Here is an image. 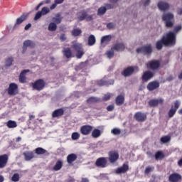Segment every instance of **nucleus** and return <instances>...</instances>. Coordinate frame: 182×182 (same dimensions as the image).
Masks as SVG:
<instances>
[{"instance_id": "obj_1", "label": "nucleus", "mask_w": 182, "mask_h": 182, "mask_svg": "<svg viewBox=\"0 0 182 182\" xmlns=\"http://www.w3.org/2000/svg\"><path fill=\"white\" fill-rule=\"evenodd\" d=\"M176 34L171 31L168 33L166 36H163L164 46H171L176 45Z\"/></svg>"}, {"instance_id": "obj_2", "label": "nucleus", "mask_w": 182, "mask_h": 182, "mask_svg": "<svg viewBox=\"0 0 182 182\" xmlns=\"http://www.w3.org/2000/svg\"><path fill=\"white\" fill-rule=\"evenodd\" d=\"M162 20L165 22L166 28H173L174 26V15L173 14H164L162 15Z\"/></svg>"}, {"instance_id": "obj_3", "label": "nucleus", "mask_w": 182, "mask_h": 182, "mask_svg": "<svg viewBox=\"0 0 182 182\" xmlns=\"http://www.w3.org/2000/svg\"><path fill=\"white\" fill-rule=\"evenodd\" d=\"M72 49L76 51L75 56L77 59H82V56L85 55V52L83 51V48L82 47V44L76 42H73V45L71 46Z\"/></svg>"}, {"instance_id": "obj_4", "label": "nucleus", "mask_w": 182, "mask_h": 182, "mask_svg": "<svg viewBox=\"0 0 182 182\" xmlns=\"http://www.w3.org/2000/svg\"><path fill=\"white\" fill-rule=\"evenodd\" d=\"M45 80L42 79H38L34 82L31 83L33 90H38V92H41V90H43V89L45 88Z\"/></svg>"}, {"instance_id": "obj_5", "label": "nucleus", "mask_w": 182, "mask_h": 182, "mask_svg": "<svg viewBox=\"0 0 182 182\" xmlns=\"http://www.w3.org/2000/svg\"><path fill=\"white\" fill-rule=\"evenodd\" d=\"M136 52L137 53H144V55H150L151 53H153V47L151 46V44H147L137 48Z\"/></svg>"}, {"instance_id": "obj_6", "label": "nucleus", "mask_w": 182, "mask_h": 182, "mask_svg": "<svg viewBox=\"0 0 182 182\" xmlns=\"http://www.w3.org/2000/svg\"><path fill=\"white\" fill-rule=\"evenodd\" d=\"M181 105V102H180V100H176L173 102V105L171 106V109H169L168 112V116L169 117V119H171V117H173L174 116V114H176L177 110H178V107H180Z\"/></svg>"}, {"instance_id": "obj_7", "label": "nucleus", "mask_w": 182, "mask_h": 182, "mask_svg": "<svg viewBox=\"0 0 182 182\" xmlns=\"http://www.w3.org/2000/svg\"><path fill=\"white\" fill-rule=\"evenodd\" d=\"M81 15L78 16L79 21H85L86 19L87 22H90V21H93V17L95 14L89 15L87 14V11L86 10H82L80 13Z\"/></svg>"}, {"instance_id": "obj_8", "label": "nucleus", "mask_w": 182, "mask_h": 182, "mask_svg": "<svg viewBox=\"0 0 182 182\" xmlns=\"http://www.w3.org/2000/svg\"><path fill=\"white\" fill-rule=\"evenodd\" d=\"M119 152L117 151H110L108 153V160L112 164L116 163L119 160Z\"/></svg>"}, {"instance_id": "obj_9", "label": "nucleus", "mask_w": 182, "mask_h": 182, "mask_svg": "<svg viewBox=\"0 0 182 182\" xmlns=\"http://www.w3.org/2000/svg\"><path fill=\"white\" fill-rule=\"evenodd\" d=\"M160 61L159 60H152L146 63V68L151 70H157L160 68Z\"/></svg>"}, {"instance_id": "obj_10", "label": "nucleus", "mask_w": 182, "mask_h": 182, "mask_svg": "<svg viewBox=\"0 0 182 182\" xmlns=\"http://www.w3.org/2000/svg\"><path fill=\"white\" fill-rule=\"evenodd\" d=\"M96 167H100L101 168H105L107 167V158L106 157H100L97 159L95 161Z\"/></svg>"}, {"instance_id": "obj_11", "label": "nucleus", "mask_w": 182, "mask_h": 182, "mask_svg": "<svg viewBox=\"0 0 182 182\" xmlns=\"http://www.w3.org/2000/svg\"><path fill=\"white\" fill-rule=\"evenodd\" d=\"M93 130V127L91 125H83L80 127V132L82 136H89Z\"/></svg>"}, {"instance_id": "obj_12", "label": "nucleus", "mask_w": 182, "mask_h": 182, "mask_svg": "<svg viewBox=\"0 0 182 182\" xmlns=\"http://www.w3.org/2000/svg\"><path fill=\"white\" fill-rule=\"evenodd\" d=\"M7 92L10 96H15L18 94V85L15 84V82H11L9 86Z\"/></svg>"}, {"instance_id": "obj_13", "label": "nucleus", "mask_w": 182, "mask_h": 182, "mask_svg": "<svg viewBox=\"0 0 182 182\" xmlns=\"http://www.w3.org/2000/svg\"><path fill=\"white\" fill-rule=\"evenodd\" d=\"M160 87V82L158 81H151L148 83L146 88L149 92H153V90H156V89H159Z\"/></svg>"}, {"instance_id": "obj_14", "label": "nucleus", "mask_w": 182, "mask_h": 182, "mask_svg": "<svg viewBox=\"0 0 182 182\" xmlns=\"http://www.w3.org/2000/svg\"><path fill=\"white\" fill-rule=\"evenodd\" d=\"M36 44L33 41H31V40H27L25 41L23 43V53H25V52H26V50L28 49V48H35Z\"/></svg>"}, {"instance_id": "obj_15", "label": "nucleus", "mask_w": 182, "mask_h": 182, "mask_svg": "<svg viewBox=\"0 0 182 182\" xmlns=\"http://www.w3.org/2000/svg\"><path fill=\"white\" fill-rule=\"evenodd\" d=\"M164 102V100L163 98L159 99H153L149 101V105L150 107H157L159 105H163V102Z\"/></svg>"}, {"instance_id": "obj_16", "label": "nucleus", "mask_w": 182, "mask_h": 182, "mask_svg": "<svg viewBox=\"0 0 182 182\" xmlns=\"http://www.w3.org/2000/svg\"><path fill=\"white\" fill-rule=\"evenodd\" d=\"M133 73H134V67L133 66L127 67L122 72V75L124 76V77H129V76H132Z\"/></svg>"}, {"instance_id": "obj_17", "label": "nucleus", "mask_w": 182, "mask_h": 182, "mask_svg": "<svg viewBox=\"0 0 182 182\" xmlns=\"http://www.w3.org/2000/svg\"><path fill=\"white\" fill-rule=\"evenodd\" d=\"M181 180H182L181 175L177 173H173L171 174L168 177V181L170 182H181Z\"/></svg>"}, {"instance_id": "obj_18", "label": "nucleus", "mask_w": 182, "mask_h": 182, "mask_svg": "<svg viewBox=\"0 0 182 182\" xmlns=\"http://www.w3.org/2000/svg\"><path fill=\"white\" fill-rule=\"evenodd\" d=\"M154 76V73H153L150 70L145 71L142 76H141V80L143 82H149L150 79H151Z\"/></svg>"}, {"instance_id": "obj_19", "label": "nucleus", "mask_w": 182, "mask_h": 182, "mask_svg": "<svg viewBox=\"0 0 182 182\" xmlns=\"http://www.w3.org/2000/svg\"><path fill=\"white\" fill-rule=\"evenodd\" d=\"M28 16H29V14H22L19 18L16 19V23L14 26V29H16L18 28V26L21 25L22 22L26 21L28 18Z\"/></svg>"}, {"instance_id": "obj_20", "label": "nucleus", "mask_w": 182, "mask_h": 182, "mask_svg": "<svg viewBox=\"0 0 182 182\" xmlns=\"http://www.w3.org/2000/svg\"><path fill=\"white\" fill-rule=\"evenodd\" d=\"M9 159L8 154H6L0 156V168H4L6 166Z\"/></svg>"}, {"instance_id": "obj_21", "label": "nucleus", "mask_w": 182, "mask_h": 182, "mask_svg": "<svg viewBox=\"0 0 182 182\" xmlns=\"http://www.w3.org/2000/svg\"><path fill=\"white\" fill-rule=\"evenodd\" d=\"M136 122H144L147 119V115L141 112H138L134 114Z\"/></svg>"}, {"instance_id": "obj_22", "label": "nucleus", "mask_w": 182, "mask_h": 182, "mask_svg": "<svg viewBox=\"0 0 182 182\" xmlns=\"http://www.w3.org/2000/svg\"><path fill=\"white\" fill-rule=\"evenodd\" d=\"M31 70H23L21 71L18 76V80L20 83H26V74L29 73Z\"/></svg>"}, {"instance_id": "obj_23", "label": "nucleus", "mask_w": 182, "mask_h": 182, "mask_svg": "<svg viewBox=\"0 0 182 182\" xmlns=\"http://www.w3.org/2000/svg\"><path fill=\"white\" fill-rule=\"evenodd\" d=\"M65 114V109L63 108H59L57 109H55L52 113V117L58 118V117H62Z\"/></svg>"}, {"instance_id": "obj_24", "label": "nucleus", "mask_w": 182, "mask_h": 182, "mask_svg": "<svg viewBox=\"0 0 182 182\" xmlns=\"http://www.w3.org/2000/svg\"><path fill=\"white\" fill-rule=\"evenodd\" d=\"M126 47L123 43H116L112 48L111 50H117V52H123Z\"/></svg>"}, {"instance_id": "obj_25", "label": "nucleus", "mask_w": 182, "mask_h": 182, "mask_svg": "<svg viewBox=\"0 0 182 182\" xmlns=\"http://www.w3.org/2000/svg\"><path fill=\"white\" fill-rule=\"evenodd\" d=\"M129 171V164H124L122 166L117 168L116 173L117 174H124V173H127Z\"/></svg>"}, {"instance_id": "obj_26", "label": "nucleus", "mask_w": 182, "mask_h": 182, "mask_svg": "<svg viewBox=\"0 0 182 182\" xmlns=\"http://www.w3.org/2000/svg\"><path fill=\"white\" fill-rule=\"evenodd\" d=\"M63 55L65 56L67 59H70V58H75V55L72 53L70 48H65L63 50Z\"/></svg>"}, {"instance_id": "obj_27", "label": "nucleus", "mask_w": 182, "mask_h": 182, "mask_svg": "<svg viewBox=\"0 0 182 182\" xmlns=\"http://www.w3.org/2000/svg\"><path fill=\"white\" fill-rule=\"evenodd\" d=\"M158 8L160 9V11H167V9L170 8V4H168L167 2L159 1L158 3Z\"/></svg>"}, {"instance_id": "obj_28", "label": "nucleus", "mask_w": 182, "mask_h": 182, "mask_svg": "<svg viewBox=\"0 0 182 182\" xmlns=\"http://www.w3.org/2000/svg\"><path fill=\"white\" fill-rule=\"evenodd\" d=\"M23 156H24L26 161H29L35 157V154L32 151H26L23 152Z\"/></svg>"}, {"instance_id": "obj_29", "label": "nucleus", "mask_w": 182, "mask_h": 182, "mask_svg": "<svg viewBox=\"0 0 182 182\" xmlns=\"http://www.w3.org/2000/svg\"><path fill=\"white\" fill-rule=\"evenodd\" d=\"M46 14V7H43L41 11H38L36 14V16L34 17V21H38V19H41L43 15Z\"/></svg>"}, {"instance_id": "obj_30", "label": "nucleus", "mask_w": 182, "mask_h": 182, "mask_svg": "<svg viewBox=\"0 0 182 182\" xmlns=\"http://www.w3.org/2000/svg\"><path fill=\"white\" fill-rule=\"evenodd\" d=\"M114 83V80H111L106 81L105 80H100L97 82L98 86H109V85H113Z\"/></svg>"}, {"instance_id": "obj_31", "label": "nucleus", "mask_w": 182, "mask_h": 182, "mask_svg": "<svg viewBox=\"0 0 182 182\" xmlns=\"http://www.w3.org/2000/svg\"><path fill=\"white\" fill-rule=\"evenodd\" d=\"M77 160V155L76 154H70L67 156V162L68 164H72L73 161H76Z\"/></svg>"}, {"instance_id": "obj_32", "label": "nucleus", "mask_w": 182, "mask_h": 182, "mask_svg": "<svg viewBox=\"0 0 182 182\" xmlns=\"http://www.w3.org/2000/svg\"><path fill=\"white\" fill-rule=\"evenodd\" d=\"M117 106H122L124 103V95H118L115 99Z\"/></svg>"}, {"instance_id": "obj_33", "label": "nucleus", "mask_w": 182, "mask_h": 182, "mask_svg": "<svg viewBox=\"0 0 182 182\" xmlns=\"http://www.w3.org/2000/svg\"><path fill=\"white\" fill-rule=\"evenodd\" d=\"M91 136L93 137V139H97L102 136V131H100L99 129H94L92 132Z\"/></svg>"}, {"instance_id": "obj_34", "label": "nucleus", "mask_w": 182, "mask_h": 182, "mask_svg": "<svg viewBox=\"0 0 182 182\" xmlns=\"http://www.w3.org/2000/svg\"><path fill=\"white\" fill-rule=\"evenodd\" d=\"M62 167H63V162L60 160H58L56 161L55 165L53 168V170H54V171H59Z\"/></svg>"}, {"instance_id": "obj_35", "label": "nucleus", "mask_w": 182, "mask_h": 182, "mask_svg": "<svg viewBox=\"0 0 182 182\" xmlns=\"http://www.w3.org/2000/svg\"><path fill=\"white\" fill-rule=\"evenodd\" d=\"M63 19V17L60 16V14L58 13L55 15V17L53 18V21L54 22V23L56 25H59V23H60L62 22V20Z\"/></svg>"}, {"instance_id": "obj_36", "label": "nucleus", "mask_w": 182, "mask_h": 182, "mask_svg": "<svg viewBox=\"0 0 182 182\" xmlns=\"http://www.w3.org/2000/svg\"><path fill=\"white\" fill-rule=\"evenodd\" d=\"M6 124L9 129H15V127H18V124H16V122L13 120H9L6 123Z\"/></svg>"}, {"instance_id": "obj_37", "label": "nucleus", "mask_w": 182, "mask_h": 182, "mask_svg": "<svg viewBox=\"0 0 182 182\" xmlns=\"http://www.w3.org/2000/svg\"><path fill=\"white\" fill-rule=\"evenodd\" d=\"M155 160H163V159H164V153H163V151H158L156 154H155Z\"/></svg>"}, {"instance_id": "obj_38", "label": "nucleus", "mask_w": 182, "mask_h": 182, "mask_svg": "<svg viewBox=\"0 0 182 182\" xmlns=\"http://www.w3.org/2000/svg\"><path fill=\"white\" fill-rule=\"evenodd\" d=\"M100 99L95 97H91L90 98H88L87 100V103H88V105H92L93 103H97V102H100Z\"/></svg>"}, {"instance_id": "obj_39", "label": "nucleus", "mask_w": 182, "mask_h": 182, "mask_svg": "<svg viewBox=\"0 0 182 182\" xmlns=\"http://www.w3.org/2000/svg\"><path fill=\"white\" fill-rule=\"evenodd\" d=\"M96 43V38L93 35H90L88 37V45L89 46H93Z\"/></svg>"}, {"instance_id": "obj_40", "label": "nucleus", "mask_w": 182, "mask_h": 182, "mask_svg": "<svg viewBox=\"0 0 182 182\" xmlns=\"http://www.w3.org/2000/svg\"><path fill=\"white\" fill-rule=\"evenodd\" d=\"M106 11H107V9H106V7H105V6H102V7L99 8L97 10L98 16H102L105 15V14H106Z\"/></svg>"}, {"instance_id": "obj_41", "label": "nucleus", "mask_w": 182, "mask_h": 182, "mask_svg": "<svg viewBox=\"0 0 182 182\" xmlns=\"http://www.w3.org/2000/svg\"><path fill=\"white\" fill-rule=\"evenodd\" d=\"M163 45H164V41H163V38L158 41L156 43V48L158 50H161L163 49Z\"/></svg>"}, {"instance_id": "obj_42", "label": "nucleus", "mask_w": 182, "mask_h": 182, "mask_svg": "<svg viewBox=\"0 0 182 182\" xmlns=\"http://www.w3.org/2000/svg\"><path fill=\"white\" fill-rule=\"evenodd\" d=\"M35 153L36 154H38V156H39L41 154H45L46 153V150L43 148L38 147L35 149Z\"/></svg>"}, {"instance_id": "obj_43", "label": "nucleus", "mask_w": 182, "mask_h": 182, "mask_svg": "<svg viewBox=\"0 0 182 182\" xmlns=\"http://www.w3.org/2000/svg\"><path fill=\"white\" fill-rule=\"evenodd\" d=\"M87 68V63H80V65L77 67V70H85Z\"/></svg>"}, {"instance_id": "obj_44", "label": "nucleus", "mask_w": 182, "mask_h": 182, "mask_svg": "<svg viewBox=\"0 0 182 182\" xmlns=\"http://www.w3.org/2000/svg\"><path fill=\"white\" fill-rule=\"evenodd\" d=\"M110 41H112V36L110 35L105 36L102 37L101 43H105V42H110Z\"/></svg>"}, {"instance_id": "obj_45", "label": "nucleus", "mask_w": 182, "mask_h": 182, "mask_svg": "<svg viewBox=\"0 0 182 182\" xmlns=\"http://www.w3.org/2000/svg\"><path fill=\"white\" fill-rule=\"evenodd\" d=\"M58 5H60L59 3H57L55 0H54V4H53L50 6V9L49 8H46V14H49V12L51 11H53V9H55V8H56V6H58Z\"/></svg>"}, {"instance_id": "obj_46", "label": "nucleus", "mask_w": 182, "mask_h": 182, "mask_svg": "<svg viewBox=\"0 0 182 182\" xmlns=\"http://www.w3.org/2000/svg\"><path fill=\"white\" fill-rule=\"evenodd\" d=\"M58 29V26L55 23H50L48 26V31H50L51 32H55Z\"/></svg>"}, {"instance_id": "obj_47", "label": "nucleus", "mask_w": 182, "mask_h": 182, "mask_svg": "<svg viewBox=\"0 0 182 182\" xmlns=\"http://www.w3.org/2000/svg\"><path fill=\"white\" fill-rule=\"evenodd\" d=\"M81 33H82V30H80V28H74L72 31L73 36H79V35H80Z\"/></svg>"}, {"instance_id": "obj_48", "label": "nucleus", "mask_w": 182, "mask_h": 182, "mask_svg": "<svg viewBox=\"0 0 182 182\" xmlns=\"http://www.w3.org/2000/svg\"><path fill=\"white\" fill-rule=\"evenodd\" d=\"M170 140H171V137L170 136H164L161 138V141L164 144L168 143Z\"/></svg>"}, {"instance_id": "obj_49", "label": "nucleus", "mask_w": 182, "mask_h": 182, "mask_svg": "<svg viewBox=\"0 0 182 182\" xmlns=\"http://www.w3.org/2000/svg\"><path fill=\"white\" fill-rule=\"evenodd\" d=\"M72 140H79L80 139V134L79 132H73L71 135Z\"/></svg>"}, {"instance_id": "obj_50", "label": "nucleus", "mask_w": 182, "mask_h": 182, "mask_svg": "<svg viewBox=\"0 0 182 182\" xmlns=\"http://www.w3.org/2000/svg\"><path fill=\"white\" fill-rule=\"evenodd\" d=\"M111 133L114 136H117L120 134V133H122V131L120 130V129L114 128L113 129L111 130Z\"/></svg>"}, {"instance_id": "obj_51", "label": "nucleus", "mask_w": 182, "mask_h": 182, "mask_svg": "<svg viewBox=\"0 0 182 182\" xmlns=\"http://www.w3.org/2000/svg\"><path fill=\"white\" fill-rule=\"evenodd\" d=\"M112 98V94L110 93H107L105 94L103 97H102V100L104 102H107V100H110V99Z\"/></svg>"}, {"instance_id": "obj_52", "label": "nucleus", "mask_w": 182, "mask_h": 182, "mask_svg": "<svg viewBox=\"0 0 182 182\" xmlns=\"http://www.w3.org/2000/svg\"><path fill=\"white\" fill-rule=\"evenodd\" d=\"M14 62V58H9L6 60V66L9 67L12 66V63Z\"/></svg>"}, {"instance_id": "obj_53", "label": "nucleus", "mask_w": 182, "mask_h": 182, "mask_svg": "<svg viewBox=\"0 0 182 182\" xmlns=\"http://www.w3.org/2000/svg\"><path fill=\"white\" fill-rule=\"evenodd\" d=\"M11 181H13L14 182L19 181V173H14L11 177Z\"/></svg>"}, {"instance_id": "obj_54", "label": "nucleus", "mask_w": 182, "mask_h": 182, "mask_svg": "<svg viewBox=\"0 0 182 182\" xmlns=\"http://www.w3.org/2000/svg\"><path fill=\"white\" fill-rule=\"evenodd\" d=\"M153 170H154V166H147L145 168L144 173H145V174H149V173H151V171H153Z\"/></svg>"}, {"instance_id": "obj_55", "label": "nucleus", "mask_w": 182, "mask_h": 182, "mask_svg": "<svg viewBox=\"0 0 182 182\" xmlns=\"http://www.w3.org/2000/svg\"><path fill=\"white\" fill-rule=\"evenodd\" d=\"M181 29H182L181 25L177 26L173 28V32H172V33L176 35V33H178V32H180V31H181Z\"/></svg>"}, {"instance_id": "obj_56", "label": "nucleus", "mask_w": 182, "mask_h": 182, "mask_svg": "<svg viewBox=\"0 0 182 182\" xmlns=\"http://www.w3.org/2000/svg\"><path fill=\"white\" fill-rule=\"evenodd\" d=\"M113 50H111L107 53V58H109V59H112V58L114 56V51Z\"/></svg>"}, {"instance_id": "obj_57", "label": "nucleus", "mask_w": 182, "mask_h": 182, "mask_svg": "<svg viewBox=\"0 0 182 182\" xmlns=\"http://www.w3.org/2000/svg\"><path fill=\"white\" fill-rule=\"evenodd\" d=\"M107 112H113L114 110V105H110L107 107Z\"/></svg>"}, {"instance_id": "obj_58", "label": "nucleus", "mask_w": 182, "mask_h": 182, "mask_svg": "<svg viewBox=\"0 0 182 182\" xmlns=\"http://www.w3.org/2000/svg\"><path fill=\"white\" fill-rule=\"evenodd\" d=\"M141 2L144 6H149L150 5V0H142Z\"/></svg>"}, {"instance_id": "obj_59", "label": "nucleus", "mask_w": 182, "mask_h": 182, "mask_svg": "<svg viewBox=\"0 0 182 182\" xmlns=\"http://www.w3.org/2000/svg\"><path fill=\"white\" fill-rule=\"evenodd\" d=\"M107 28L108 29H113V28H114V23H107Z\"/></svg>"}, {"instance_id": "obj_60", "label": "nucleus", "mask_w": 182, "mask_h": 182, "mask_svg": "<svg viewBox=\"0 0 182 182\" xmlns=\"http://www.w3.org/2000/svg\"><path fill=\"white\" fill-rule=\"evenodd\" d=\"M66 40V35L65 34H61L60 36V41H61L62 42H65V41Z\"/></svg>"}, {"instance_id": "obj_61", "label": "nucleus", "mask_w": 182, "mask_h": 182, "mask_svg": "<svg viewBox=\"0 0 182 182\" xmlns=\"http://www.w3.org/2000/svg\"><path fill=\"white\" fill-rule=\"evenodd\" d=\"M105 8L106 9H113L114 6L113 5L110 4H107L105 5Z\"/></svg>"}, {"instance_id": "obj_62", "label": "nucleus", "mask_w": 182, "mask_h": 182, "mask_svg": "<svg viewBox=\"0 0 182 182\" xmlns=\"http://www.w3.org/2000/svg\"><path fill=\"white\" fill-rule=\"evenodd\" d=\"M178 167H182V157L178 161Z\"/></svg>"}, {"instance_id": "obj_63", "label": "nucleus", "mask_w": 182, "mask_h": 182, "mask_svg": "<svg viewBox=\"0 0 182 182\" xmlns=\"http://www.w3.org/2000/svg\"><path fill=\"white\" fill-rule=\"evenodd\" d=\"M177 14L178 15H182V8H178L177 9Z\"/></svg>"}, {"instance_id": "obj_64", "label": "nucleus", "mask_w": 182, "mask_h": 182, "mask_svg": "<svg viewBox=\"0 0 182 182\" xmlns=\"http://www.w3.org/2000/svg\"><path fill=\"white\" fill-rule=\"evenodd\" d=\"M80 182H89V179L87 178H82Z\"/></svg>"}]
</instances>
